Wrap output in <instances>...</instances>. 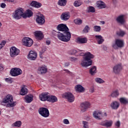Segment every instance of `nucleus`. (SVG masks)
Returning a JSON list of instances; mask_svg holds the SVG:
<instances>
[{"label": "nucleus", "mask_w": 128, "mask_h": 128, "mask_svg": "<svg viewBox=\"0 0 128 128\" xmlns=\"http://www.w3.org/2000/svg\"><path fill=\"white\" fill-rule=\"evenodd\" d=\"M56 29L60 32H62V33H60L58 34L57 36L60 40L68 42L72 38V34L70 32V30L68 26L64 24H60L56 26Z\"/></svg>", "instance_id": "1"}, {"label": "nucleus", "mask_w": 128, "mask_h": 128, "mask_svg": "<svg viewBox=\"0 0 128 128\" xmlns=\"http://www.w3.org/2000/svg\"><path fill=\"white\" fill-rule=\"evenodd\" d=\"M80 56H84L83 60L81 62V66H83V68H87V66H90L92 64V58H94V54H92L90 52H87L84 54L81 53Z\"/></svg>", "instance_id": "2"}, {"label": "nucleus", "mask_w": 128, "mask_h": 128, "mask_svg": "<svg viewBox=\"0 0 128 128\" xmlns=\"http://www.w3.org/2000/svg\"><path fill=\"white\" fill-rule=\"evenodd\" d=\"M2 104H7L6 108H14L16 104V102H14L12 96L8 94L4 98Z\"/></svg>", "instance_id": "3"}, {"label": "nucleus", "mask_w": 128, "mask_h": 128, "mask_svg": "<svg viewBox=\"0 0 128 128\" xmlns=\"http://www.w3.org/2000/svg\"><path fill=\"white\" fill-rule=\"evenodd\" d=\"M12 17L15 20H20L22 18H24V9L22 8H19L16 10L12 14Z\"/></svg>", "instance_id": "4"}, {"label": "nucleus", "mask_w": 128, "mask_h": 128, "mask_svg": "<svg viewBox=\"0 0 128 128\" xmlns=\"http://www.w3.org/2000/svg\"><path fill=\"white\" fill-rule=\"evenodd\" d=\"M64 98L67 100L68 102H74V96L70 92H66L62 96Z\"/></svg>", "instance_id": "5"}, {"label": "nucleus", "mask_w": 128, "mask_h": 128, "mask_svg": "<svg viewBox=\"0 0 128 128\" xmlns=\"http://www.w3.org/2000/svg\"><path fill=\"white\" fill-rule=\"evenodd\" d=\"M38 112V114L43 118H48L50 116V111L47 108L44 107L40 108Z\"/></svg>", "instance_id": "6"}, {"label": "nucleus", "mask_w": 128, "mask_h": 128, "mask_svg": "<svg viewBox=\"0 0 128 128\" xmlns=\"http://www.w3.org/2000/svg\"><path fill=\"white\" fill-rule=\"evenodd\" d=\"M22 42H23V46L27 48H30L34 44L32 40L28 37H24L22 40Z\"/></svg>", "instance_id": "7"}, {"label": "nucleus", "mask_w": 128, "mask_h": 128, "mask_svg": "<svg viewBox=\"0 0 128 128\" xmlns=\"http://www.w3.org/2000/svg\"><path fill=\"white\" fill-rule=\"evenodd\" d=\"M10 74L12 76H18L22 74V71L20 68H13L11 69Z\"/></svg>", "instance_id": "8"}, {"label": "nucleus", "mask_w": 128, "mask_h": 128, "mask_svg": "<svg viewBox=\"0 0 128 128\" xmlns=\"http://www.w3.org/2000/svg\"><path fill=\"white\" fill-rule=\"evenodd\" d=\"M36 22L40 24V26H42L46 22V20H44V16L42 14L40 15L36 16Z\"/></svg>", "instance_id": "9"}, {"label": "nucleus", "mask_w": 128, "mask_h": 128, "mask_svg": "<svg viewBox=\"0 0 128 128\" xmlns=\"http://www.w3.org/2000/svg\"><path fill=\"white\" fill-rule=\"evenodd\" d=\"M20 54V50L13 46L10 49V56L12 58H14Z\"/></svg>", "instance_id": "10"}, {"label": "nucleus", "mask_w": 128, "mask_h": 128, "mask_svg": "<svg viewBox=\"0 0 128 128\" xmlns=\"http://www.w3.org/2000/svg\"><path fill=\"white\" fill-rule=\"evenodd\" d=\"M70 18V14L69 12H64L62 13L60 16V18L62 20H64V22H66V20H68Z\"/></svg>", "instance_id": "11"}, {"label": "nucleus", "mask_w": 128, "mask_h": 128, "mask_svg": "<svg viewBox=\"0 0 128 128\" xmlns=\"http://www.w3.org/2000/svg\"><path fill=\"white\" fill-rule=\"evenodd\" d=\"M48 92H43L39 96L40 100L42 102H48L50 95Z\"/></svg>", "instance_id": "12"}, {"label": "nucleus", "mask_w": 128, "mask_h": 128, "mask_svg": "<svg viewBox=\"0 0 128 128\" xmlns=\"http://www.w3.org/2000/svg\"><path fill=\"white\" fill-rule=\"evenodd\" d=\"M35 38L38 40H42L44 38V34L42 31H36L34 32Z\"/></svg>", "instance_id": "13"}, {"label": "nucleus", "mask_w": 128, "mask_h": 128, "mask_svg": "<svg viewBox=\"0 0 128 128\" xmlns=\"http://www.w3.org/2000/svg\"><path fill=\"white\" fill-rule=\"evenodd\" d=\"M37 54L36 52L30 50L28 55V58L30 60H36Z\"/></svg>", "instance_id": "14"}, {"label": "nucleus", "mask_w": 128, "mask_h": 128, "mask_svg": "<svg viewBox=\"0 0 128 128\" xmlns=\"http://www.w3.org/2000/svg\"><path fill=\"white\" fill-rule=\"evenodd\" d=\"M90 104L88 102H84L80 104L81 110L82 112H84L86 110L87 108H90Z\"/></svg>", "instance_id": "15"}, {"label": "nucleus", "mask_w": 128, "mask_h": 128, "mask_svg": "<svg viewBox=\"0 0 128 128\" xmlns=\"http://www.w3.org/2000/svg\"><path fill=\"white\" fill-rule=\"evenodd\" d=\"M34 16V12L30 10H27L26 13L23 14V18H32Z\"/></svg>", "instance_id": "16"}, {"label": "nucleus", "mask_w": 128, "mask_h": 128, "mask_svg": "<svg viewBox=\"0 0 128 128\" xmlns=\"http://www.w3.org/2000/svg\"><path fill=\"white\" fill-rule=\"evenodd\" d=\"M93 116L95 118H96V120H102L103 116L102 113V112L98 111H95L93 113Z\"/></svg>", "instance_id": "17"}, {"label": "nucleus", "mask_w": 128, "mask_h": 128, "mask_svg": "<svg viewBox=\"0 0 128 128\" xmlns=\"http://www.w3.org/2000/svg\"><path fill=\"white\" fill-rule=\"evenodd\" d=\"M117 22L120 24H124L126 23V20H124V15H120L118 16L116 18Z\"/></svg>", "instance_id": "18"}, {"label": "nucleus", "mask_w": 128, "mask_h": 128, "mask_svg": "<svg viewBox=\"0 0 128 128\" xmlns=\"http://www.w3.org/2000/svg\"><path fill=\"white\" fill-rule=\"evenodd\" d=\"M76 92H84L86 89L80 84H78L74 87Z\"/></svg>", "instance_id": "19"}, {"label": "nucleus", "mask_w": 128, "mask_h": 128, "mask_svg": "<svg viewBox=\"0 0 128 128\" xmlns=\"http://www.w3.org/2000/svg\"><path fill=\"white\" fill-rule=\"evenodd\" d=\"M30 5L31 6H32L33 8H41L42 6V4L40 2H38L36 1H32V2L30 4Z\"/></svg>", "instance_id": "20"}, {"label": "nucleus", "mask_w": 128, "mask_h": 128, "mask_svg": "<svg viewBox=\"0 0 128 128\" xmlns=\"http://www.w3.org/2000/svg\"><path fill=\"white\" fill-rule=\"evenodd\" d=\"M96 40H97V43L98 44H102V42H104V39L100 35H96L95 36Z\"/></svg>", "instance_id": "21"}, {"label": "nucleus", "mask_w": 128, "mask_h": 128, "mask_svg": "<svg viewBox=\"0 0 128 128\" xmlns=\"http://www.w3.org/2000/svg\"><path fill=\"white\" fill-rule=\"evenodd\" d=\"M116 45L118 48H122L124 47V40L120 39H116Z\"/></svg>", "instance_id": "22"}, {"label": "nucleus", "mask_w": 128, "mask_h": 128, "mask_svg": "<svg viewBox=\"0 0 128 128\" xmlns=\"http://www.w3.org/2000/svg\"><path fill=\"white\" fill-rule=\"evenodd\" d=\"M101 126H106V128H110L112 124V121H104L100 123Z\"/></svg>", "instance_id": "23"}, {"label": "nucleus", "mask_w": 128, "mask_h": 128, "mask_svg": "<svg viewBox=\"0 0 128 128\" xmlns=\"http://www.w3.org/2000/svg\"><path fill=\"white\" fill-rule=\"evenodd\" d=\"M24 98L26 102H27V104H30V102H32L33 100L34 96L30 94L26 95L24 96Z\"/></svg>", "instance_id": "24"}, {"label": "nucleus", "mask_w": 128, "mask_h": 128, "mask_svg": "<svg viewBox=\"0 0 128 128\" xmlns=\"http://www.w3.org/2000/svg\"><path fill=\"white\" fill-rule=\"evenodd\" d=\"M49 102H52L54 104V102H58V98L54 96H50L48 98V101Z\"/></svg>", "instance_id": "25"}, {"label": "nucleus", "mask_w": 128, "mask_h": 128, "mask_svg": "<svg viewBox=\"0 0 128 128\" xmlns=\"http://www.w3.org/2000/svg\"><path fill=\"white\" fill-rule=\"evenodd\" d=\"M122 69V66L121 64H117L115 66L114 68V71L116 74H118L120 70Z\"/></svg>", "instance_id": "26"}, {"label": "nucleus", "mask_w": 128, "mask_h": 128, "mask_svg": "<svg viewBox=\"0 0 128 128\" xmlns=\"http://www.w3.org/2000/svg\"><path fill=\"white\" fill-rule=\"evenodd\" d=\"M96 6L98 8H106V4L102 1H98L96 2Z\"/></svg>", "instance_id": "27"}, {"label": "nucleus", "mask_w": 128, "mask_h": 128, "mask_svg": "<svg viewBox=\"0 0 128 128\" xmlns=\"http://www.w3.org/2000/svg\"><path fill=\"white\" fill-rule=\"evenodd\" d=\"M28 88L26 86H23L20 90V94L21 96H26L28 92Z\"/></svg>", "instance_id": "28"}, {"label": "nucleus", "mask_w": 128, "mask_h": 128, "mask_svg": "<svg viewBox=\"0 0 128 128\" xmlns=\"http://www.w3.org/2000/svg\"><path fill=\"white\" fill-rule=\"evenodd\" d=\"M38 74H44L48 72V68L45 67H40L38 68Z\"/></svg>", "instance_id": "29"}, {"label": "nucleus", "mask_w": 128, "mask_h": 128, "mask_svg": "<svg viewBox=\"0 0 128 128\" xmlns=\"http://www.w3.org/2000/svg\"><path fill=\"white\" fill-rule=\"evenodd\" d=\"M119 100L120 102V103L122 104L126 105L128 104V98H119Z\"/></svg>", "instance_id": "30"}, {"label": "nucleus", "mask_w": 128, "mask_h": 128, "mask_svg": "<svg viewBox=\"0 0 128 128\" xmlns=\"http://www.w3.org/2000/svg\"><path fill=\"white\" fill-rule=\"evenodd\" d=\"M87 42H88V40L86 39V38H77L78 44H86Z\"/></svg>", "instance_id": "31"}, {"label": "nucleus", "mask_w": 128, "mask_h": 128, "mask_svg": "<svg viewBox=\"0 0 128 128\" xmlns=\"http://www.w3.org/2000/svg\"><path fill=\"white\" fill-rule=\"evenodd\" d=\"M89 72L91 74V76H94L96 74V66H93L90 70Z\"/></svg>", "instance_id": "32"}, {"label": "nucleus", "mask_w": 128, "mask_h": 128, "mask_svg": "<svg viewBox=\"0 0 128 128\" xmlns=\"http://www.w3.org/2000/svg\"><path fill=\"white\" fill-rule=\"evenodd\" d=\"M120 102L118 101H114L112 103V109L113 110H118L120 107Z\"/></svg>", "instance_id": "33"}, {"label": "nucleus", "mask_w": 128, "mask_h": 128, "mask_svg": "<svg viewBox=\"0 0 128 128\" xmlns=\"http://www.w3.org/2000/svg\"><path fill=\"white\" fill-rule=\"evenodd\" d=\"M68 2L66 0H58V4L60 6H64Z\"/></svg>", "instance_id": "34"}, {"label": "nucleus", "mask_w": 128, "mask_h": 128, "mask_svg": "<svg viewBox=\"0 0 128 128\" xmlns=\"http://www.w3.org/2000/svg\"><path fill=\"white\" fill-rule=\"evenodd\" d=\"M82 4V2L80 0H76L74 3V6H76V8H78V6H80Z\"/></svg>", "instance_id": "35"}, {"label": "nucleus", "mask_w": 128, "mask_h": 128, "mask_svg": "<svg viewBox=\"0 0 128 128\" xmlns=\"http://www.w3.org/2000/svg\"><path fill=\"white\" fill-rule=\"evenodd\" d=\"M100 30H102L100 26H95L94 27V32H100Z\"/></svg>", "instance_id": "36"}, {"label": "nucleus", "mask_w": 128, "mask_h": 128, "mask_svg": "<svg viewBox=\"0 0 128 128\" xmlns=\"http://www.w3.org/2000/svg\"><path fill=\"white\" fill-rule=\"evenodd\" d=\"M117 35L119 36L123 37L126 35V32L122 30H120V32H117Z\"/></svg>", "instance_id": "37"}, {"label": "nucleus", "mask_w": 128, "mask_h": 128, "mask_svg": "<svg viewBox=\"0 0 128 128\" xmlns=\"http://www.w3.org/2000/svg\"><path fill=\"white\" fill-rule=\"evenodd\" d=\"M12 126H17L18 128H20L22 126V122L21 121H17L14 123L12 124Z\"/></svg>", "instance_id": "38"}, {"label": "nucleus", "mask_w": 128, "mask_h": 128, "mask_svg": "<svg viewBox=\"0 0 128 128\" xmlns=\"http://www.w3.org/2000/svg\"><path fill=\"white\" fill-rule=\"evenodd\" d=\"M120 96V92H118V90H114L112 92V97L116 98Z\"/></svg>", "instance_id": "39"}, {"label": "nucleus", "mask_w": 128, "mask_h": 128, "mask_svg": "<svg viewBox=\"0 0 128 128\" xmlns=\"http://www.w3.org/2000/svg\"><path fill=\"white\" fill-rule=\"evenodd\" d=\"M74 22L75 24H78L80 26L82 24V20L80 19L77 18L74 20Z\"/></svg>", "instance_id": "40"}, {"label": "nucleus", "mask_w": 128, "mask_h": 128, "mask_svg": "<svg viewBox=\"0 0 128 128\" xmlns=\"http://www.w3.org/2000/svg\"><path fill=\"white\" fill-rule=\"evenodd\" d=\"M88 12H96V8L92 6H90L88 8Z\"/></svg>", "instance_id": "41"}, {"label": "nucleus", "mask_w": 128, "mask_h": 128, "mask_svg": "<svg viewBox=\"0 0 128 128\" xmlns=\"http://www.w3.org/2000/svg\"><path fill=\"white\" fill-rule=\"evenodd\" d=\"M95 80L98 84H103V82H104V81L100 78H96Z\"/></svg>", "instance_id": "42"}, {"label": "nucleus", "mask_w": 128, "mask_h": 128, "mask_svg": "<svg viewBox=\"0 0 128 128\" xmlns=\"http://www.w3.org/2000/svg\"><path fill=\"white\" fill-rule=\"evenodd\" d=\"M6 44V40L2 41L0 44V50H2V48Z\"/></svg>", "instance_id": "43"}, {"label": "nucleus", "mask_w": 128, "mask_h": 128, "mask_svg": "<svg viewBox=\"0 0 128 128\" xmlns=\"http://www.w3.org/2000/svg\"><path fill=\"white\" fill-rule=\"evenodd\" d=\"M90 30V26H88L87 25L85 26V28L83 30V32H84L88 33V30Z\"/></svg>", "instance_id": "44"}, {"label": "nucleus", "mask_w": 128, "mask_h": 128, "mask_svg": "<svg viewBox=\"0 0 128 128\" xmlns=\"http://www.w3.org/2000/svg\"><path fill=\"white\" fill-rule=\"evenodd\" d=\"M82 124H84L83 128H88V122L83 121Z\"/></svg>", "instance_id": "45"}, {"label": "nucleus", "mask_w": 128, "mask_h": 128, "mask_svg": "<svg viewBox=\"0 0 128 128\" xmlns=\"http://www.w3.org/2000/svg\"><path fill=\"white\" fill-rule=\"evenodd\" d=\"M76 52H78V51H76V50H72L70 51V54H76Z\"/></svg>", "instance_id": "46"}, {"label": "nucleus", "mask_w": 128, "mask_h": 128, "mask_svg": "<svg viewBox=\"0 0 128 128\" xmlns=\"http://www.w3.org/2000/svg\"><path fill=\"white\" fill-rule=\"evenodd\" d=\"M5 80L7 82H8L9 84H12V78H5Z\"/></svg>", "instance_id": "47"}, {"label": "nucleus", "mask_w": 128, "mask_h": 128, "mask_svg": "<svg viewBox=\"0 0 128 128\" xmlns=\"http://www.w3.org/2000/svg\"><path fill=\"white\" fill-rule=\"evenodd\" d=\"M63 122L65 124H69L70 121H68V119H64L63 120Z\"/></svg>", "instance_id": "48"}, {"label": "nucleus", "mask_w": 128, "mask_h": 128, "mask_svg": "<svg viewBox=\"0 0 128 128\" xmlns=\"http://www.w3.org/2000/svg\"><path fill=\"white\" fill-rule=\"evenodd\" d=\"M115 125L118 128H120V121H117V122L115 123Z\"/></svg>", "instance_id": "49"}, {"label": "nucleus", "mask_w": 128, "mask_h": 128, "mask_svg": "<svg viewBox=\"0 0 128 128\" xmlns=\"http://www.w3.org/2000/svg\"><path fill=\"white\" fill-rule=\"evenodd\" d=\"M102 48L104 50H108V47H106V46L105 45H102Z\"/></svg>", "instance_id": "50"}, {"label": "nucleus", "mask_w": 128, "mask_h": 128, "mask_svg": "<svg viewBox=\"0 0 128 128\" xmlns=\"http://www.w3.org/2000/svg\"><path fill=\"white\" fill-rule=\"evenodd\" d=\"M70 60L72 62H76V60H78V58L74 57H71Z\"/></svg>", "instance_id": "51"}, {"label": "nucleus", "mask_w": 128, "mask_h": 128, "mask_svg": "<svg viewBox=\"0 0 128 128\" xmlns=\"http://www.w3.org/2000/svg\"><path fill=\"white\" fill-rule=\"evenodd\" d=\"M0 6L1 8H4L6 6V5L4 3H2L0 4Z\"/></svg>", "instance_id": "52"}, {"label": "nucleus", "mask_w": 128, "mask_h": 128, "mask_svg": "<svg viewBox=\"0 0 128 128\" xmlns=\"http://www.w3.org/2000/svg\"><path fill=\"white\" fill-rule=\"evenodd\" d=\"M46 44H47V46H50V41L48 40H46Z\"/></svg>", "instance_id": "53"}, {"label": "nucleus", "mask_w": 128, "mask_h": 128, "mask_svg": "<svg viewBox=\"0 0 128 128\" xmlns=\"http://www.w3.org/2000/svg\"><path fill=\"white\" fill-rule=\"evenodd\" d=\"M44 54V52H40V58H42V54Z\"/></svg>", "instance_id": "54"}, {"label": "nucleus", "mask_w": 128, "mask_h": 128, "mask_svg": "<svg viewBox=\"0 0 128 128\" xmlns=\"http://www.w3.org/2000/svg\"><path fill=\"white\" fill-rule=\"evenodd\" d=\"M90 92H94V88H92L90 90Z\"/></svg>", "instance_id": "55"}, {"label": "nucleus", "mask_w": 128, "mask_h": 128, "mask_svg": "<svg viewBox=\"0 0 128 128\" xmlns=\"http://www.w3.org/2000/svg\"><path fill=\"white\" fill-rule=\"evenodd\" d=\"M14 2V0H4V2Z\"/></svg>", "instance_id": "56"}, {"label": "nucleus", "mask_w": 128, "mask_h": 128, "mask_svg": "<svg viewBox=\"0 0 128 128\" xmlns=\"http://www.w3.org/2000/svg\"><path fill=\"white\" fill-rule=\"evenodd\" d=\"M4 70V66H2V64H0V70Z\"/></svg>", "instance_id": "57"}, {"label": "nucleus", "mask_w": 128, "mask_h": 128, "mask_svg": "<svg viewBox=\"0 0 128 128\" xmlns=\"http://www.w3.org/2000/svg\"><path fill=\"white\" fill-rule=\"evenodd\" d=\"M64 72H67V74H70V70H66V69H64Z\"/></svg>", "instance_id": "58"}, {"label": "nucleus", "mask_w": 128, "mask_h": 128, "mask_svg": "<svg viewBox=\"0 0 128 128\" xmlns=\"http://www.w3.org/2000/svg\"><path fill=\"white\" fill-rule=\"evenodd\" d=\"M70 66V63L68 62L65 63V66Z\"/></svg>", "instance_id": "59"}, {"label": "nucleus", "mask_w": 128, "mask_h": 128, "mask_svg": "<svg viewBox=\"0 0 128 128\" xmlns=\"http://www.w3.org/2000/svg\"><path fill=\"white\" fill-rule=\"evenodd\" d=\"M102 116H103H103H107L106 112L104 113V114H102Z\"/></svg>", "instance_id": "60"}, {"label": "nucleus", "mask_w": 128, "mask_h": 128, "mask_svg": "<svg viewBox=\"0 0 128 128\" xmlns=\"http://www.w3.org/2000/svg\"><path fill=\"white\" fill-rule=\"evenodd\" d=\"M113 48H114V49H118V48L116 46V45H114L113 46Z\"/></svg>", "instance_id": "61"}, {"label": "nucleus", "mask_w": 128, "mask_h": 128, "mask_svg": "<svg viewBox=\"0 0 128 128\" xmlns=\"http://www.w3.org/2000/svg\"><path fill=\"white\" fill-rule=\"evenodd\" d=\"M101 23L102 24H105L104 21H102Z\"/></svg>", "instance_id": "62"}, {"label": "nucleus", "mask_w": 128, "mask_h": 128, "mask_svg": "<svg viewBox=\"0 0 128 128\" xmlns=\"http://www.w3.org/2000/svg\"><path fill=\"white\" fill-rule=\"evenodd\" d=\"M110 106H111V108H112V104H110Z\"/></svg>", "instance_id": "63"}, {"label": "nucleus", "mask_w": 128, "mask_h": 128, "mask_svg": "<svg viewBox=\"0 0 128 128\" xmlns=\"http://www.w3.org/2000/svg\"><path fill=\"white\" fill-rule=\"evenodd\" d=\"M2 26V23L0 22V28Z\"/></svg>", "instance_id": "64"}]
</instances>
